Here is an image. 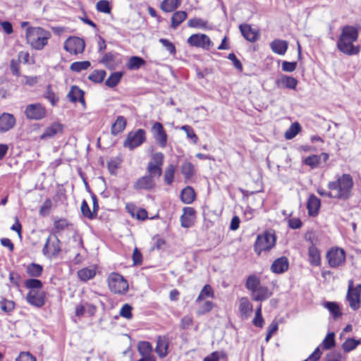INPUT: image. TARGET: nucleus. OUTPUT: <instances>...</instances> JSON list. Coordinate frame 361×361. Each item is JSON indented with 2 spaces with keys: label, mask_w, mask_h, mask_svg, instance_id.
Here are the masks:
<instances>
[{
  "label": "nucleus",
  "mask_w": 361,
  "mask_h": 361,
  "mask_svg": "<svg viewBox=\"0 0 361 361\" xmlns=\"http://www.w3.org/2000/svg\"><path fill=\"white\" fill-rule=\"evenodd\" d=\"M208 22L200 18H191L188 21V26L190 27H195L198 29H206L207 27Z\"/></svg>",
  "instance_id": "37998d69"
},
{
  "label": "nucleus",
  "mask_w": 361,
  "mask_h": 361,
  "mask_svg": "<svg viewBox=\"0 0 361 361\" xmlns=\"http://www.w3.org/2000/svg\"><path fill=\"white\" fill-rule=\"evenodd\" d=\"M78 276L80 280L87 281L95 276V271L89 268H84L78 271Z\"/></svg>",
  "instance_id": "de8ad7c7"
},
{
  "label": "nucleus",
  "mask_w": 361,
  "mask_h": 361,
  "mask_svg": "<svg viewBox=\"0 0 361 361\" xmlns=\"http://www.w3.org/2000/svg\"><path fill=\"white\" fill-rule=\"evenodd\" d=\"M80 210L83 216L89 219H94L97 217L93 210H90L87 201L85 200L82 202Z\"/></svg>",
  "instance_id": "603ef678"
},
{
  "label": "nucleus",
  "mask_w": 361,
  "mask_h": 361,
  "mask_svg": "<svg viewBox=\"0 0 361 361\" xmlns=\"http://www.w3.org/2000/svg\"><path fill=\"white\" fill-rule=\"evenodd\" d=\"M68 226V221L65 219H61L54 222V229L51 233L55 234L63 231Z\"/></svg>",
  "instance_id": "6e6d98bb"
},
{
  "label": "nucleus",
  "mask_w": 361,
  "mask_h": 361,
  "mask_svg": "<svg viewBox=\"0 0 361 361\" xmlns=\"http://www.w3.org/2000/svg\"><path fill=\"white\" fill-rule=\"evenodd\" d=\"M145 64V61L139 56H131L127 63L129 70H137Z\"/></svg>",
  "instance_id": "4c0bfd02"
},
{
  "label": "nucleus",
  "mask_w": 361,
  "mask_h": 361,
  "mask_svg": "<svg viewBox=\"0 0 361 361\" xmlns=\"http://www.w3.org/2000/svg\"><path fill=\"white\" fill-rule=\"evenodd\" d=\"M25 286L30 290H41L42 283L37 279H30L25 281Z\"/></svg>",
  "instance_id": "4d7b16f0"
},
{
  "label": "nucleus",
  "mask_w": 361,
  "mask_h": 361,
  "mask_svg": "<svg viewBox=\"0 0 361 361\" xmlns=\"http://www.w3.org/2000/svg\"><path fill=\"white\" fill-rule=\"evenodd\" d=\"M44 96L52 106H55L59 102V97L52 91L50 85H48Z\"/></svg>",
  "instance_id": "13d9d810"
},
{
  "label": "nucleus",
  "mask_w": 361,
  "mask_h": 361,
  "mask_svg": "<svg viewBox=\"0 0 361 361\" xmlns=\"http://www.w3.org/2000/svg\"><path fill=\"white\" fill-rule=\"evenodd\" d=\"M261 285L260 279L255 274L250 275L245 282L246 288L251 292L255 290Z\"/></svg>",
  "instance_id": "473e14b6"
},
{
  "label": "nucleus",
  "mask_w": 361,
  "mask_h": 361,
  "mask_svg": "<svg viewBox=\"0 0 361 361\" xmlns=\"http://www.w3.org/2000/svg\"><path fill=\"white\" fill-rule=\"evenodd\" d=\"M239 29L243 36L250 42H255L257 39V33L247 24L240 25Z\"/></svg>",
  "instance_id": "c756f323"
},
{
  "label": "nucleus",
  "mask_w": 361,
  "mask_h": 361,
  "mask_svg": "<svg viewBox=\"0 0 361 361\" xmlns=\"http://www.w3.org/2000/svg\"><path fill=\"white\" fill-rule=\"evenodd\" d=\"M335 345V334L334 332H330L327 334L322 343H321L320 347L324 350H329L334 347Z\"/></svg>",
  "instance_id": "58836bf2"
},
{
  "label": "nucleus",
  "mask_w": 361,
  "mask_h": 361,
  "mask_svg": "<svg viewBox=\"0 0 361 361\" xmlns=\"http://www.w3.org/2000/svg\"><path fill=\"white\" fill-rule=\"evenodd\" d=\"M169 345V342L166 336H158L157 339L155 352L161 358H164L168 355Z\"/></svg>",
  "instance_id": "aec40b11"
},
{
  "label": "nucleus",
  "mask_w": 361,
  "mask_h": 361,
  "mask_svg": "<svg viewBox=\"0 0 361 361\" xmlns=\"http://www.w3.org/2000/svg\"><path fill=\"white\" fill-rule=\"evenodd\" d=\"M90 66V63L88 61H76L71 63L70 69L76 73H79L83 70H87Z\"/></svg>",
  "instance_id": "8fccbe9b"
},
{
  "label": "nucleus",
  "mask_w": 361,
  "mask_h": 361,
  "mask_svg": "<svg viewBox=\"0 0 361 361\" xmlns=\"http://www.w3.org/2000/svg\"><path fill=\"white\" fill-rule=\"evenodd\" d=\"M328 159L329 154L323 152L319 155L312 154L307 157L303 160V164L313 169L319 167L322 162L326 163Z\"/></svg>",
  "instance_id": "a211bd4d"
},
{
  "label": "nucleus",
  "mask_w": 361,
  "mask_h": 361,
  "mask_svg": "<svg viewBox=\"0 0 361 361\" xmlns=\"http://www.w3.org/2000/svg\"><path fill=\"white\" fill-rule=\"evenodd\" d=\"M288 43L283 39H274L270 44L271 49L273 52L279 55H284L288 49Z\"/></svg>",
  "instance_id": "a878e982"
},
{
  "label": "nucleus",
  "mask_w": 361,
  "mask_h": 361,
  "mask_svg": "<svg viewBox=\"0 0 361 361\" xmlns=\"http://www.w3.org/2000/svg\"><path fill=\"white\" fill-rule=\"evenodd\" d=\"M132 307L128 304H125L122 306L120 310V315L126 319L132 318Z\"/></svg>",
  "instance_id": "0e129e2a"
},
{
  "label": "nucleus",
  "mask_w": 361,
  "mask_h": 361,
  "mask_svg": "<svg viewBox=\"0 0 361 361\" xmlns=\"http://www.w3.org/2000/svg\"><path fill=\"white\" fill-rule=\"evenodd\" d=\"M358 37V27L343 26L336 42L338 50L347 56L357 55L360 51V47L354 44V42L357 40Z\"/></svg>",
  "instance_id": "f257e3e1"
},
{
  "label": "nucleus",
  "mask_w": 361,
  "mask_h": 361,
  "mask_svg": "<svg viewBox=\"0 0 361 361\" xmlns=\"http://www.w3.org/2000/svg\"><path fill=\"white\" fill-rule=\"evenodd\" d=\"M289 262L286 257H281L275 259L271 266V270L275 274H282L288 270Z\"/></svg>",
  "instance_id": "412c9836"
},
{
  "label": "nucleus",
  "mask_w": 361,
  "mask_h": 361,
  "mask_svg": "<svg viewBox=\"0 0 361 361\" xmlns=\"http://www.w3.org/2000/svg\"><path fill=\"white\" fill-rule=\"evenodd\" d=\"M341 353L339 351L334 350L326 355V361H341Z\"/></svg>",
  "instance_id": "338daca9"
},
{
  "label": "nucleus",
  "mask_w": 361,
  "mask_h": 361,
  "mask_svg": "<svg viewBox=\"0 0 361 361\" xmlns=\"http://www.w3.org/2000/svg\"><path fill=\"white\" fill-rule=\"evenodd\" d=\"M117 54L111 52L106 53L101 59V62L106 65V66L110 69H114V66L112 62L115 61Z\"/></svg>",
  "instance_id": "5fc2aeb1"
},
{
  "label": "nucleus",
  "mask_w": 361,
  "mask_h": 361,
  "mask_svg": "<svg viewBox=\"0 0 361 361\" xmlns=\"http://www.w3.org/2000/svg\"><path fill=\"white\" fill-rule=\"evenodd\" d=\"M214 297V291H213L212 287L209 285L207 284L201 290L195 302L197 303H200L202 301L205 300L207 298H213Z\"/></svg>",
  "instance_id": "f704fd0d"
},
{
  "label": "nucleus",
  "mask_w": 361,
  "mask_h": 361,
  "mask_svg": "<svg viewBox=\"0 0 361 361\" xmlns=\"http://www.w3.org/2000/svg\"><path fill=\"white\" fill-rule=\"evenodd\" d=\"M353 187V178L347 173L337 176L336 180L330 181L327 185L328 189L333 192L334 199L343 200H348L350 197Z\"/></svg>",
  "instance_id": "f03ea898"
},
{
  "label": "nucleus",
  "mask_w": 361,
  "mask_h": 361,
  "mask_svg": "<svg viewBox=\"0 0 361 361\" xmlns=\"http://www.w3.org/2000/svg\"><path fill=\"white\" fill-rule=\"evenodd\" d=\"M123 73V72H115L111 74L105 82L106 86L109 87H116L120 82Z\"/></svg>",
  "instance_id": "a19ab883"
},
{
  "label": "nucleus",
  "mask_w": 361,
  "mask_h": 361,
  "mask_svg": "<svg viewBox=\"0 0 361 361\" xmlns=\"http://www.w3.org/2000/svg\"><path fill=\"white\" fill-rule=\"evenodd\" d=\"M63 47L70 54L77 55L84 51L85 43L78 37H71L66 40Z\"/></svg>",
  "instance_id": "9d476101"
},
{
  "label": "nucleus",
  "mask_w": 361,
  "mask_h": 361,
  "mask_svg": "<svg viewBox=\"0 0 361 361\" xmlns=\"http://www.w3.org/2000/svg\"><path fill=\"white\" fill-rule=\"evenodd\" d=\"M346 298L352 310H358L361 304V284H357L354 287L353 281L350 280Z\"/></svg>",
  "instance_id": "1a4fd4ad"
},
{
  "label": "nucleus",
  "mask_w": 361,
  "mask_h": 361,
  "mask_svg": "<svg viewBox=\"0 0 361 361\" xmlns=\"http://www.w3.org/2000/svg\"><path fill=\"white\" fill-rule=\"evenodd\" d=\"M16 125V118L13 114L3 113L0 116V133H5L12 129Z\"/></svg>",
  "instance_id": "6ab92c4d"
},
{
  "label": "nucleus",
  "mask_w": 361,
  "mask_h": 361,
  "mask_svg": "<svg viewBox=\"0 0 361 361\" xmlns=\"http://www.w3.org/2000/svg\"><path fill=\"white\" fill-rule=\"evenodd\" d=\"M175 171V166L173 164H169L164 171V181L169 185H171L173 181Z\"/></svg>",
  "instance_id": "49530a36"
},
{
  "label": "nucleus",
  "mask_w": 361,
  "mask_h": 361,
  "mask_svg": "<svg viewBox=\"0 0 361 361\" xmlns=\"http://www.w3.org/2000/svg\"><path fill=\"white\" fill-rule=\"evenodd\" d=\"M15 361H36V358L29 352H21Z\"/></svg>",
  "instance_id": "69168bd1"
},
{
  "label": "nucleus",
  "mask_w": 361,
  "mask_h": 361,
  "mask_svg": "<svg viewBox=\"0 0 361 361\" xmlns=\"http://www.w3.org/2000/svg\"><path fill=\"white\" fill-rule=\"evenodd\" d=\"M63 130V126L59 123H54L47 127L44 133L40 135V139L47 140L55 136L57 133H61Z\"/></svg>",
  "instance_id": "393cba45"
},
{
  "label": "nucleus",
  "mask_w": 361,
  "mask_h": 361,
  "mask_svg": "<svg viewBox=\"0 0 361 361\" xmlns=\"http://www.w3.org/2000/svg\"><path fill=\"white\" fill-rule=\"evenodd\" d=\"M183 212L180 218V225L183 228H190L195 223L196 212L194 208L190 207H184Z\"/></svg>",
  "instance_id": "dca6fc26"
},
{
  "label": "nucleus",
  "mask_w": 361,
  "mask_h": 361,
  "mask_svg": "<svg viewBox=\"0 0 361 361\" xmlns=\"http://www.w3.org/2000/svg\"><path fill=\"white\" fill-rule=\"evenodd\" d=\"M159 42L163 45L164 47L171 54L175 55L176 49L175 45L167 39L161 38Z\"/></svg>",
  "instance_id": "680f3d73"
},
{
  "label": "nucleus",
  "mask_w": 361,
  "mask_h": 361,
  "mask_svg": "<svg viewBox=\"0 0 361 361\" xmlns=\"http://www.w3.org/2000/svg\"><path fill=\"white\" fill-rule=\"evenodd\" d=\"M272 292L268 287L259 286L255 292L251 293L252 299L255 301H264L270 298Z\"/></svg>",
  "instance_id": "4be33fe9"
},
{
  "label": "nucleus",
  "mask_w": 361,
  "mask_h": 361,
  "mask_svg": "<svg viewBox=\"0 0 361 361\" xmlns=\"http://www.w3.org/2000/svg\"><path fill=\"white\" fill-rule=\"evenodd\" d=\"M187 42L190 46L202 47L206 49H209L213 45L209 37L205 34L192 35L189 37Z\"/></svg>",
  "instance_id": "ddd939ff"
},
{
  "label": "nucleus",
  "mask_w": 361,
  "mask_h": 361,
  "mask_svg": "<svg viewBox=\"0 0 361 361\" xmlns=\"http://www.w3.org/2000/svg\"><path fill=\"white\" fill-rule=\"evenodd\" d=\"M1 308L6 312H11L15 307L14 302L8 300H3L0 302Z\"/></svg>",
  "instance_id": "e2e57ef3"
},
{
  "label": "nucleus",
  "mask_w": 361,
  "mask_h": 361,
  "mask_svg": "<svg viewBox=\"0 0 361 361\" xmlns=\"http://www.w3.org/2000/svg\"><path fill=\"white\" fill-rule=\"evenodd\" d=\"M127 125L126 119L123 116H118L116 121L112 124L111 128V133L116 135L122 133Z\"/></svg>",
  "instance_id": "c85d7f7f"
},
{
  "label": "nucleus",
  "mask_w": 361,
  "mask_h": 361,
  "mask_svg": "<svg viewBox=\"0 0 361 361\" xmlns=\"http://www.w3.org/2000/svg\"><path fill=\"white\" fill-rule=\"evenodd\" d=\"M181 130L186 133L187 137L191 139L193 143L196 144L197 142L198 137L191 126L187 125L183 126Z\"/></svg>",
  "instance_id": "052dcab7"
},
{
  "label": "nucleus",
  "mask_w": 361,
  "mask_h": 361,
  "mask_svg": "<svg viewBox=\"0 0 361 361\" xmlns=\"http://www.w3.org/2000/svg\"><path fill=\"white\" fill-rule=\"evenodd\" d=\"M25 115L27 119L39 121L46 116V109L39 103L28 104L25 109Z\"/></svg>",
  "instance_id": "9b49d317"
},
{
  "label": "nucleus",
  "mask_w": 361,
  "mask_h": 361,
  "mask_svg": "<svg viewBox=\"0 0 361 361\" xmlns=\"http://www.w3.org/2000/svg\"><path fill=\"white\" fill-rule=\"evenodd\" d=\"M329 264L332 268H336L344 263L345 253L341 248H332L326 254Z\"/></svg>",
  "instance_id": "f8f14e48"
},
{
  "label": "nucleus",
  "mask_w": 361,
  "mask_h": 361,
  "mask_svg": "<svg viewBox=\"0 0 361 361\" xmlns=\"http://www.w3.org/2000/svg\"><path fill=\"white\" fill-rule=\"evenodd\" d=\"M180 4V0H164L161 4V8L164 12H172Z\"/></svg>",
  "instance_id": "72a5a7b5"
},
{
  "label": "nucleus",
  "mask_w": 361,
  "mask_h": 361,
  "mask_svg": "<svg viewBox=\"0 0 361 361\" xmlns=\"http://www.w3.org/2000/svg\"><path fill=\"white\" fill-rule=\"evenodd\" d=\"M153 137L156 142L162 148H164L167 145V134L162 126L159 122H155L151 129Z\"/></svg>",
  "instance_id": "4468645a"
},
{
  "label": "nucleus",
  "mask_w": 361,
  "mask_h": 361,
  "mask_svg": "<svg viewBox=\"0 0 361 361\" xmlns=\"http://www.w3.org/2000/svg\"><path fill=\"white\" fill-rule=\"evenodd\" d=\"M195 198V192L193 188L190 186H187L183 188L180 193V200L185 204L192 203Z\"/></svg>",
  "instance_id": "7c9ffc66"
},
{
  "label": "nucleus",
  "mask_w": 361,
  "mask_h": 361,
  "mask_svg": "<svg viewBox=\"0 0 361 361\" xmlns=\"http://www.w3.org/2000/svg\"><path fill=\"white\" fill-rule=\"evenodd\" d=\"M321 206L320 200L316 197L314 195H311L309 197L307 203V209L308 210V214L310 216H314L317 215L319 212V209Z\"/></svg>",
  "instance_id": "b1692460"
},
{
  "label": "nucleus",
  "mask_w": 361,
  "mask_h": 361,
  "mask_svg": "<svg viewBox=\"0 0 361 361\" xmlns=\"http://www.w3.org/2000/svg\"><path fill=\"white\" fill-rule=\"evenodd\" d=\"M298 82V80L295 78L286 75H282L276 81V84L278 87H283L291 90L296 88Z\"/></svg>",
  "instance_id": "5701e85b"
},
{
  "label": "nucleus",
  "mask_w": 361,
  "mask_h": 361,
  "mask_svg": "<svg viewBox=\"0 0 361 361\" xmlns=\"http://www.w3.org/2000/svg\"><path fill=\"white\" fill-rule=\"evenodd\" d=\"M26 300L30 305L41 307L45 302V293L42 290H30Z\"/></svg>",
  "instance_id": "2eb2a0df"
},
{
  "label": "nucleus",
  "mask_w": 361,
  "mask_h": 361,
  "mask_svg": "<svg viewBox=\"0 0 361 361\" xmlns=\"http://www.w3.org/2000/svg\"><path fill=\"white\" fill-rule=\"evenodd\" d=\"M156 186L154 178H152L151 176L145 175L138 178L133 185L135 190H152Z\"/></svg>",
  "instance_id": "f3484780"
},
{
  "label": "nucleus",
  "mask_w": 361,
  "mask_h": 361,
  "mask_svg": "<svg viewBox=\"0 0 361 361\" xmlns=\"http://www.w3.org/2000/svg\"><path fill=\"white\" fill-rule=\"evenodd\" d=\"M301 127L298 123H293L285 133L286 140H291L295 137L300 131Z\"/></svg>",
  "instance_id": "c03bdc74"
},
{
  "label": "nucleus",
  "mask_w": 361,
  "mask_h": 361,
  "mask_svg": "<svg viewBox=\"0 0 361 361\" xmlns=\"http://www.w3.org/2000/svg\"><path fill=\"white\" fill-rule=\"evenodd\" d=\"M106 74V73L104 70H94L89 75L88 78L94 82L100 83L104 80Z\"/></svg>",
  "instance_id": "09e8293b"
},
{
  "label": "nucleus",
  "mask_w": 361,
  "mask_h": 361,
  "mask_svg": "<svg viewBox=\"0 0 361 361\" xmlns=\"http://www.w3.org/2000/svg\"><path fill=\"white\" fill-rule=\"evenodd\" d=\"M308 260L313 266L318 267L321 264L320 252L314 244L308 249Z\"/></svg>",
  "instance_id": "bb28decb"
},
{
  "label": "nucleus",
  "mask_w": 361,
  "mask_h": 361,
  "mask_svg": "<svg viewBox=\"0 0 361 361\" xmlns=\"http://www.w3.org/2000/svg\"><path fill=\"white\" fill-rule=\"evenodd\" d=\"M84 96V92L77 86H72L67 94L68 99L72 102H76Z\"/></svg>",
  "instance_id": "c9c22d12"
},
{
  "label": "nucleus",
  "mask_w": 361,
  "mask_h": 361,
  "mask_svg": "<svg viewBox=\"0 0 361 361\" xmlns=\"http://www.w3.org/2000/svg\"><path fill=\"white\" fill-rule=\"evenodd\" d=\"M164 155L162 152H156L152 154V161H150L147 167L149 176L152 178H159L162 174V166L164 164Z\"/></svg>",
  "instance_id": "6e6552de"
},
{
  "label": "nucleus",
  "mask_w": 361,
  "mask_h": 361,
  "mask_svg": "<svg viewBox=\"0 0 361 361\" xmlns=\"http://www.w3.org/2000/svg\"><path fill=\"white\" fill-rule=\"evenodd\" d=\"M25 37L33 49L41 50L47 44L51 33L40 27H30L26 30Z\"/></svg>",
  "instance_id": "7ed1b4c3"
},
{
  "label": "nucleus",
  "mask_w": 361,
  "mask_h": 361,
  "mask_svg": "<svg viewBox=\"0 0 361 361\" xmlns=\"http://www.w3.org/2000/svg\"><path fill=\"white\" fill-rule=\"evenodd\" d=\"M359 344H361V339L348 338L342 344V349L345 353H349L355 349Z\"/></svg>",
  "instance_id": "ea45409f"
},
{
  "label": "nucleus",
  "mask_w": 361,
  "mask_h": 361,
  "mask_svg": "<svg viewBox=\"0 0 361 361\" xmlns=\"http://www.w3.org/2000/svg\"><path fill=\"white\" fill-rule=\"evenodd\" d=\"M108 285L110 290L116 294H125L128 289V283L123 276L112 272L108 276Z\"/></svg>",
  "instance_id": "39448f33"
},
{
  "label": "nucleus",
  "mask_w": 361,
  "mask_h": 361,
  "mask_svg": "<svg viewBox=\"0 0 361 361\" xmlns=\"http://www.w3.org/2000/svg\"><path fill=\"white\" fill-rule=\"evenodd\" d=\"M96 8L98 11L109 13L111 12V6L109 2L106 0H100L96 4Z\"/></svg>",
  "instance_id": "bf43d9fd"
},
{
  "label": "nucleus",
  "mask_w": 361,
  "mask_h": 361,
  "mask_svg": "<svg viewBox=\"0 0 361 361\" xmlns=\"http://www.w3.org/2000/svg\"><path fill=\"white\" fill-rule=\"evenodd\" d=\"M61 250V242L56 234L51 233L42 248V254L48 258L56 257Z\"/></svg>",
  "instance_id": "20e7f679"
},
{
  "label": "nucleus",
  "mask_w": 361,
  "mask_h": 361,
  "mask_svg": "<svg viewBox=\"0 0 361 361\" xmlns=\"http://www.w3.org/2000/svg\"><path fill=\"white\" fill-rule=\"evenodd\" d=\"M276 244V237L271 232H264L262 235H259L255 243V251L260 255L263 251H269Z\"/></svg>",
  "instance_id": "423d86ee"
},
{
  "label": "nucleus",
  "mask_w": 361,
  "mask_h": 361,
  "mask_svg": "<svg viewBox=\"0 0 361 361\" xmlns=\"http://www.w3.org/2000/svg\"><path fill=\"white\" fill-rule=\"evenodd\" d=\"M324 307L328 309L334 319H338L342 314L338 305L334 302H326L324 303Z\"/></svg>",
  "instance_id": "79ce46f5"
},
{
  "label": "nucleus",
  "mask_w": 361,
  "mask_h": 361,
  "mask_svg": "<svg viewBox=\"0 0 361 361\" xmlns=\"http://www.w3.org/2000/svg\"><path fill=\"white\" fill-rule=\"evenodd\" d=\"M139 353L143 356L152 355V346L147 341L140 342L137 346Z\"/></svg>",
  "instance_id": "a18cd8bd"
},
{
  "label": "nucleus",
  "mask_w": 361,
  "mask_h": 361,
  "mask_svg": "<svg viewBox=\"0 0 361 361\" xmlns=\"http://www.w3.org/2000/svg\"><path fill=\"white\" fill-rule=\"evenodd\" d=\"M239 311L241 317L247 319L252 311V305L250 303L247 298L243 297L240 300Z\"/></svg>",
  "instance_id": "cd10ccee"
},
{
  "label": "nucleus",
  "mask_w": 361,
  "mask_h": 361,
  "mask_svg": "<svg viewBox=\"0 0 361 361\" xmlns=\"http://www.w3.org/2000/svg\"><path fill=\"white\" fill-rule=\"evenodd\" d=\"M181 173L186 180L190 179L194 174V167L190 162H185L181 166Z\"/></svg>",
  "instance_id": "3c124183"
},
{
  "label": "nucleus",
  "mask_w": 361,
  "mask_h": 361,
  "mask_svg": "<svg viewBox=\"0 0 361 361\" xmlns=\"http://www.w3.org/2000/svg\"><path fill=\"white\" fill-rule=\"evenodd\" d=\"M43 267L38 264L31 263L26 267L27 274L32 277H39L41 276Z\"/></svg>",
  "instance_id": "e433bc0d"
},
{
  "label": "nucleus",
  "mask_w": 361,
  "mask_h": 361,
  "mask_svg": "<svg viewBox=\"0 0 361 361\" xmlns=\"http://www.w3.org/2000/svg\"><path fill=\"white\" fill-rule=\"evenodd\" d=\"M188 14L185 11H178L175 12L171 17V27L176 29L186 18Z\"/></svg>",
  "instance_id": "2f4dec72"
},
{
  "label": "nucleus",
  "mask_w": 361,
  "mask_h": 361,
  "mask_svg": "<svg viewBox=\"0 0 361 361\" xmlns=\"http://www.w3.org/2000/svg\"><path fill=\"white\" fill-rule=\"evenodd\" d=\"M214 307V303L212 301L207 300L200 304L196 314L197 315H203L209 312Z\"/></svg>",
  "instance_id": "864d4df0"
},
{
  "label": "nucleus",
  "mask_w": 361,
  "mask_h": 361,
  "mask_svg": "<svg viewBox=\"0 0 361 361\" xmlns=\"http://www.w3.org/2000/svg\"><path fill=\"white\" fill-rule=\"evenodd\" d=\"M192 317L189 315L184 316L180 321V327L183 329H187L192 325Z\"/></svg>",
  "instance_id": "774afa93"
},
{
  "label": "nucleus",
  "mask_w": 361,
  "mask_h": 361,
  "mask_svg": "<svg viewBox=\"0 0 361 361\" xmlns=\"http://www.w3.org/2000/svg\"><path fill=\"white\" fill-rule=\"evenodd\" d=\"M146 141V132L143 129H137L135 131H130L128 133L123 142V147L133 150L140 146Z\"/></svg>",
  "instance_id": "0eeeda50"
}]
</instances>
